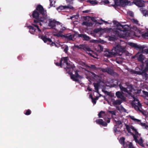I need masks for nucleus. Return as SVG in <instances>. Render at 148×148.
I'll use <instances>...</instances> for the list:
<instances>
[{"label": "nucleus", "instance_id": "obj_34", "mask_svg": "<svg viewBox=\"0 0 148 148\" xmlns=\"http://www.w3.org/2000/svg\"><path fill=\"white\" fill-rule=\"evenodd\" d=\"M65 38H66L69 40H71L72 39V36L71 35L67 34L65 35Z\"/></svg>", "mask_w": 148, "mask_h": 148}, {"label": "nucleus", "instance_id": "obj_3", "mask_svg": "<svg viewBox=\"0 0 148 148\" xmlns=\"http://www.w3.org/2000/svg\"><path fill=\"white\" fill-rule=\"evenodd\" d=\"M113 23L114 24H116L118 27L113 30V33L116 35H118L120 37H121L123 36L124 34L122 32H124L128 30L129 26L128 25H122L115 21H113Z\"/></svg>", "mask_w": 148, "mask_h": 148}, {"label": "nucleus", "instance_id": "obj_26", "mask_svg": "<svg viewBox=\"0 0 148 148\" xmlns=\"http://www.w3.org/2000/svg\"><path fill=\"white\" fill-rule=\"evenodd\" d=\"M140 10L143 15L146 16V15H148V10H145L143 8H141L140 9Z\"/></svg>", "mask_w": 148, "mask_h": 148}, {"label": "nucleus", "instance_id": "obj_16", "mask_svg": "<svg viewBox=\"0 0 148 148\" xmlns=\"http://www.w3.org/2000/svg\"><path fill=\"white\" fill-rule=\"evenodd\" d=\"M95 122L97 124L101 125L103 126L106 127L108 125L106 122L104 121L102 119H101L96 120Z\"/></svg>", "mask_w": 148, "mask_h": 148}, {"label": "nucleus", "instance_id": "obj_63", "mask_svg": "<svg viewBox=\"0 0 148 148\" xmlns=\"http://www.w3.org/2000/svg\"><path fill=\"white\" fill-rule=\"evenodd\" d=\"M144 51L146 54H148V48L147 49H145Z\"/></svg>", "mask_w": 148, "mask_h": 148}, {"label": "nucleus", "instance_id": "obj_21", "mask_svg": "<svg viewBox=\"0 0 148 148\" xmlns=\"http://www.w3.org/2000/svg\"><path fill=\"white\" fill-rule=\"evenodd\" d=\"M125 138L122 137L119 140V143L123 145L124 147H127V145L125 143Z\"/></svg>", "mask_w": 148, "mask_h": 148}, {"label": "nucleus", "instance_id": "obj_60", "mask_svg": "<svg viewBox=\"0 0 148 148\" xmlns=\"http://www.w3.org/2000/svg\"><path fill=\"white\" fill-rule=\"evenodd\" d=\"M92 99V102L94 104H95L96 103V100L94 98H93Z\"/></svg>", "mask_w": 148, "mask_h": 148}, {"label": "nucleus", "instance_id": "obj_51", "mask_svg": "<svg viewBox=\"0 0 148 148\" xmlns=\"http://www.w3.org/2000/svg\"><path fill=\"white\" fill-rule=\"evenodd\" d=\"M126 128L128 132L129 133L130 132V127L128 125H126Z\"/></svg>", "mask_w": 148, "mask_h": 148}, {"label": "nucleus", "instance_id": "obj_12", "mask_svg": "<svg viewBox=\"0 0 148 148\" xmlns=\"http://www.w3.org/2000/svg\"><path fill=\"white\" fill-rule=\"evenodd\" d=\"M139 53V52L137 53L135 56V57L137 58V60L138 61L142 62L144 60V56L142 54Z\"/></svg>", "mask_w": 148, "mask_h": 148}, {"label": "nucleus", "instance_id": "obj_33", "mask_svg": "<svg viewBox=\"0 0 148 148\" xmlns=\"http://www.w3.org/2000/svg\"><path fill=\"white\" fill-rule=\"evenodd\" d=\"M125 84L127 86V89H129V91H131L132 89V85L131 84H130L128 82H126Z\"/></svg>", "mask_w": 148, "mask_h": 148}, {"label": "nucleus", "instance_id": "obj_24", "mask_svg": "<svg viewBox=\"0 0 148 148\" xmlns=\"http://www.w3.org/2000/svg\"><path fill=\"white\" fill-rule=\"evenodd\" d=\"M93 23L91 22H89L87 21H84L82 24L83 25H86L87 27H92L93 26Z\"/></svg>", "mask_w": 148, "mask_h": 148}, {"label": "nucleus", "instance_id": "obj_2", "mask_svg": "<svg viewBox=\"0 0 148 148\" xmlns=\"http://www.w3.org/2000/svg\"><path fill=\"white\" fill-rule=\"evenodd\" d=\"M125 51V47L118 44L114 47L111 51H107L105 53V55L108 57H111L121 55L120 53H123Z\"/></svg>", "mask_w": 148, "mask_h": 148}, {"label": "nucleus", "instance_id": "obj_13", "mask_svg": "<svg viewBox=\"0 0 148 148\" xmlns=\"http://www.w3.org/2000/svg\"><path fill=\"white\" fill-rule=\"evenodd\" d=\"M78 37L83 38V40L86 41H88L90 39V38L85 34H78Z\"/></svg>", "mask_w": 148, "mask_h": 148}, {"label": "nucleus", "instance_id": "obj_58", "mask_svg": "<svg viewBox=\"0 0 148 148\" xmlns=\"http://www.w3.org/2000/svg\"><path fill=\"white\" fill-rule=\"evenodd\" d=\"M91 20L92 21H93L94 22L96 23L97 22V21L95 19V18L94 17H92L91 18Z\"/></svg>", "mask_w": 148, "mask_h": 148}, {"label": "nucleus", "instance_id": "obj_18", "mask_svg": "<svg viewBox=\"0 0 148 148\" xmlns=\"http://www.w3.org/2000/svg\"><path fill=\"white\" fill-rule=\"evenodd\" d=\"M121 1V0H114V4L111 5L113 7L115 8H116L118 6H120Z\"/></svg>", "mask_w": 148, "mask_h": 148}, {"label": "nucleus", "instance_id": "obj_22", "mask_svg": "<svg viewBox=\"0 0 148 148\" xmlns=\"http://www.w3.org/2000/svg\"><path fill=\"white\" fill-rule=\"evenodd\" d=\"M120 6L124 7L129 3L127 0H121Z\"/></svg>", "mask_w": 148, "mask_h": 148}, {"label": "nucleus", "instance_id": "obj_55", "mask_svg": "<svg viewBox=\"0 0 148 148\" xmlns=\"http://www.w3.org/2000/svg\"><path fill=\"white\" fill-rule=\"evenodd\" d=\"M146 66L145 67V70H148V61H146Z\"/></svg>", "mask_w": 148, "mask_h": 148}, {"label": "nucleus", "instance_id": "obj_46", "mask_svg": "<svg viewBox=\"0 0 148 148\" xmlns=\"http://www.w3.org/2000/svg\"><path fill=\"white\" fill-rule=\"evenodd\" d=\"M55 64L57 66H60L61 67H62V63L60 62V61L59 63L58 62H56L55 63Z\"/></svg>", "mask_w": 148, "mask_h": 148}, {"label": "nucleus", "instance_id": "obj_15", "mask_svg": "<svg viewBox=\"0 0 148 148\" xmlns=\"http://www.w3.org/2000/svg\"><path fill=\"white\" fill-rule=\"evenodd\" d=\"M116 95L118 98H119L123 101H124L125 100V98L123 95L122 92L119 91H117L116 93Z\"/></svg>", "mask_w": 148, "mask_h": 148}, {"label": "nucleus", "instance_id": "obj_44", "mask_svg": "<svg viewBox=\"0 0 148 148\" xmlns=\"http://www.w3.org/2000/svg\"><path fill=\"white\" fill-rule=\"evenodd\" d=\"M31 110L29 109H28L26 111V112L25 113V114L26 115H29L31 114Z\"/></svg>", "mask_w": 148, "mask_h": 148}, {"label": "nucleus", "instance_id": "obj_20", "mask_svg": "<svg viewBox=\"0 0 148 148\" xmlns=\"http://www.w3.org/2000/svg\"><path fill=\"white\" fill-rule=\"evenodd\" d=\"M82 49L86 51H91V50L89 47L86 44H83V46L82 47Z\"/></svg>", "mask_w": 148, "mask_h": 148}, {"label": "nucleus", "instance_id": "obj_64", "mask_svg": "<svg viewBox=\"0 0 148 148\" xmlns=\"http://www.w3.org/2000/svg\"><path fill=\"white\" fill-rule=\"evenodd\" d=\"M18 59H19V60H21L22 59V56L21 55H20V56H18Z\"/></svg>", "mask_w": 148, "mask_h": 148}, {"label": "nucleus", "instance_id": "obj_43", "mask_svg": "<svg viewBox=\"0 0 148 148\" xmlns=\"http://www.w3.org/2000/svg\"><path fill=\"white\" fill-rule=\"evenodd\" d=\"M132 135L133 136V138L135 142L136 143L137 142H138V140L137 139L138 136L133 134H132Z\"/></svg>", "mask_w": 148, "mask_h": 148}, {"label": "nucleus", "instance_id": "obj_38", "mask_svg": "<svg viewBox=\"0 0 148 148\" xmlns=\"http://www.w3.org/2000/svg\"><path fill=\"white\" fill-rule=\"evenodd\" d=\"M136 143H138L140 146H143V140L142 138H140L139 141L138 140V142H137Z\"/></svg>", "mask_w": 148, "mask_h": 148}, {"label": "nucleus", "instance_id": "obj_59", "mask_svg": "<svg viewBox=\"0 0 148 148\" xmlns=\"http://www.w3.org/2000/svg\"><path fill=\"white\" fill-rule=\"evenodd\" d=\"M97 40H94V39L90 40V42H92V43L97 42Z\"/></svg>", "mask_w": 148, "mask_h": 148}, {"label": "nucleus", "instance_id": "obj_45", "mask_svg": "<svg viewBox=\"0 0 148 148\" xmlns=\"http://www.w3.org/2000/svg\"><path fill=\"white\" fill-rule=\"evenodd\" d=\"M108 112L111 114L112 116V115H116V113L114 111H108Z\"/></svg>", "mask_w": 148, "mask_h": 148}, {"label": "nucleus", "instance_id": "obj_28", "mask_svg": "<svg viewBox=\"0 0 148 148\" xmlns=\"http://www.w3.org/2000/svg\"><path fill=\"white\" fill-rule=\"evenodd\" d=\"M108 38L110 41H114L117 39V37L115 35L108 36Z\"/></svg>", "mask_w": 148, "mask_h": 148}, {"label": "nucleus", "instance_id": "obj_62", "mask_svg": "<svg viewBox=\"0 0 148 148\" xmlns=\"http://www.w3.org/2000/svg\"><path fill=\"white\" fill-rule=\"evenodd\" d=\"M129 94L130 95H131V96L133 98V99L135 97L134 95H132V93H130L129 92V94Z\"/></svg>", "mask_w": 148, "mask_h": 148}, {"label": "nucleus", "instance_id": "obj_53", "mask_svg": "<svg viewBox=\"0 0 148 148\" xmlns=\"http://www.w3.org/2000/svg\"><path fill=\"white\" fill-rule=\"evenodd\" d=\"M143 92L144 95H145L147 97H148V92H147L145 91L144 90H143Z\"/></svg>", "mask_w": 148, "mask_h": 148}, {"label": "nucleus", "instance_id": "obj_29", "mask_svg": "<svg viewBox=\"0 0 148 148\" xmlns=\"http://www.w3.org/2000/svg\"><path fill=\"white\" fill-rule=\"evenodd\" d=\"M105 112L102 111H101L98 114L99 117L100 118H103V117L105 115Z\"/></svg>", "mask_w": 148, "mask_h": 148}, {"label": "nucleus", "instance_id": "obj_35", "mask_svg": "<svg viewBox=\"0 0 148 148\" xmlns=\"http://www.w3.org/2000/svg\"><path fill=\"white\" fill-rule=\"evenodd\" d=\"M131 22L134 24L140 25L138 23V21L137 19L134 18H132L131 19Z\"/></svg>", "mask_w": 148, "mask_h": 148}, {"label": "nucleus", "instance_id": "obj_57", "mask_svg": "<svg viewBox=\"0 0 148 148\" xmlns=\"http://www.w3.org/2000/svg\"><path fill=\"white\" fill-rule=\"evenodd\" d=\"M68 46H67L65 47V49H64V51L65 52V53H67L68 51Z\"/></svg>", "mask_w": 148, "mask_h": 148}, {"label": "nucleus", "instance_id": "obj_9", "mask_svg": "<svg viewBox=\"0 0 148 148\" xmlns=\"http://www.w3.org/2000/svg\"><path fill=\"white\" fill-rule=\"evenodd\" d=\"M144 1L141 0H134L133 3L137 6L143 7L145 5Z\"/></svg>", "mask_w": 148, "mask_h": 148}, {"label": "nucleus", "instance_id": "obj_4", "mask_svg": "<svg viewBox=\"0 0 148 148\" xmlns=\"http://www.w3.org/2000/svg\"><path fill=\"white\" fill-rule=\"evenodd\" d=\"M68 57H62L60 59V62L62 63V67H64L67 72L70 73L73 70V66L68 62Z\"/></svg>", "mask_w": 148, "mask_h": 148}, {"label": "nucleus", "instance_id": "obj_42", "mask_svg": "<svg viewBox=\"0 0 148 148\" xmlns=\"http://www.w3.org/2000/svg\"><path fill=\"white\" fill-rule=\"evenodd\" d=\"M83 45H75L74 47L76 48H77L78 49H82V47Z\"/></svg>", "mask_w": 148, "mask_h": 148}, {"label": "nucleus", "instance_id": "obj_11", "mask_svg": "<svg viewBox=\"0 0 148 148\" xmlns=\"http://www.w3.org/2000/svg\"><path fill=\"white\" fill-rule=\"evenodd\" d=\"M73 7L71 5H68L67 6L61 5L57 8L58 10L60 11L61 10H64L66 9H73Z\"/></svg>", "mask_w": 148, "mask_h": 148}, {"label": "nucleus", "instance_id": "obj_32", "mask_svg": "<svg viewBox=\"0 0 148 148\" xmlns=\"http://www.w3.org/2000/svg\"><path fill=\"white\" fill-rule=\"evenodd\" d=\"M133 99V101H134L137 102V103H136V102H135V103L134 104H138V105L140 107L142 106L141 104L140 103L139 100L137 98H136L135 97Z\"/></svg>", "mask_w": 148, "mask_h": 148}, {"label": "nucleus", "instance_id": "obj_27", "mask_svg": "<svg viewBox=\"0 0 148 148\" xmlns=\"http://www.w3.org/2000/svg\"><path fill=\"white\" fill-rule=\"evenodd\" d=\"M123 100H117L116 101H114L113 102V104L114 105H119L122 103Z\"/></svg>", "mask_w": 148, "mask_h": 148}, {"label": "nucleus", "instance_id": "obj_17", "mask_svg": "<svg viewBox=\"0 0 148 148\" xmlns=\"http://www.w3.org/2000/svg\"><path fill=\"white\" fill-rule=\"evenodd\" d=\"M133 73L138 75H142L143 76V78L145 80L148 79V74L146 73H143L140 72L133 71Z\"/></svg>", "mask_w": 148, "mask_h": 148}, {"label": "nucleus", "instance_id": "obj_6", "mask_svg": "<svg viewBox=\"0 0 148 148\" xmlns=\"http://www.w3.org/2000/svg\"><path fill=\"white\" fill-rule=\"evenodd\" d=\"M34 23L32 24V25H29L27 26L28 28L29 29V32L32 34H34L35 32L38 31L39 32H41V30L39 28L38 25H40V26L42 25L41 23L40 22H41L40 21H37V22H34Z\"/></svg>", "mask_w": 148, "mask_h": 148}, {"label": "nucleus", "instance_id": "obj_8", "mask_svg": "<svg viewBox=\"0 0 148 148\" xmlns=\"http://www.w3.org/2000/svg\"><path fill=\"white\" fill-rule=\"evenodd\" d=\"M129 45L132 47H134L136 49H139L140 51H143V49L145 48V45H139L136 44L132 42L129 43Z\"/></svg>", "mask_w": 148, "mask_h": 148}, {"label": "nucleus", "instance_id": "obj_19", "mask_svg": "<svg viewBox=\"0 0 148 148\" xmlns=\"http://www.w3.org/2000/svg\"><path fill=\"white\" fill-rule=\"evenodd\" d=\"M114 121L116 123V125H115L116 126L118 127H117L118 128L121 129L122 127V124L121 121L120 120L116 121V120H114Z\"/></svg>", "mask_w": 148, "mask_h": 148}, {"label": "nucleus", "instance_id": "obj_61", "mask_svg": "<svg viewBox=\"0 0 148 148\" xmlns=\"http://www.w3.org/2000/svg\"><path fill=\"white\" fill-rule=\"evenodd\" d=\"M102 71L103 72H107V69H102Z\"/></svg>", "mask_w": 148, "mask_h": 148}, {"label": "nucleus", "instance_id": "obj_7", "mask_svg": "<svg viewBox=\"0 0 148 148\" xmlns=\"http://www.w3.org/2000/svg\"><path fill=\"white\" fill-rule=\"evenodd\" d=\"M39 38H40L45 43L47 42V44H50L51 46H55L56 47H57V45L56 43L52 41L49 38H47L46 36H39Z\"/></svg>", "mask_w": 148, "mask_h": 148}, {"label": "nucleus", "instance_id": "obj_50", "mask_svg": "<svg viewBox=\"0 0 148 148\" xmlns=\"http://www.w3.org/2000/svg\"><path fill=\"white\" fill-rule=\"evenodd\" d=\"M117 127H118L114 125V132L116 133L117 132H119L117 130V128H119Z\"/></svg>", "mask_w": 148, "mask_h": 148}, {"label": "nucleus", "instance_id": "obj_14", "mask_svg": "<svg viewBox=\"0 0 148 148\" xmlns=\"http://www.w3.org/2000/svg\"><path fill=\"white\" fill-rule=\"evenodd\" d=\"M130 118L135 122L137 123L138 124L142 126H145L146 125V124L145 123H141V121L140 120L135 118L133 116H130Z\"/></svg>", "mask_w": 148, "mask_h": 148}, {"label": "nucleus", "instance_id": "obj_30", "mask_svg": "<svg viewBox=\"0 0 148 148\" xmlns=\"http://www.w3.org/2000/svg\"><path fill=\"white\" fill-rule=\"evenodd\" d=\"M132 106L134 108L135 110L137 111H139L140 110V108H141V107H139L138 104H133Z\"/></svg>", "mask_w": 148, "mask_h": 148}, {"label": "nucleus", "instance_id": "obj_47", "mask_svg": "<svg viewBox=\"0 0 148 148\" xmlns=\"http://www.w3.org/2000/svg\"><path fill=\"white\" fill-rule=\"evenodd\" d=\"M128 148H135L133 146L132 143L130 142L128 145Z\"/></svg>", "mask_w": 148, "mask_h": 148}, {"label": "nucleus", "instance_id": "obj_23", "mask_svg": "<svg viewBox=\"0 0 148 148\" xmlns=\"http://www.w3.org/2000/svg\"><path fill=\"white\" fill-rule=\"evenodd\" d=\"M119 86L121 90L122 91H124L125 92H127L128 94H129V90H127V88H125V87H123L122 85V84H120L119 85Z\"/></svg>", "mask_w": 148, "mask_h": 148}, {"label": "nucleus", "instance_id": "obj_52", "mask_svg": "<svg viewBox=\"0 0 148 148\" xmlns=\"http://www.w3.org/2000/svg\"><path fill=\"white\" fill-rule=\"evenodd\" d=\"M100 31V29L98 28L95 29L93 30L94 33H97Z\"/></svg>", "mask_w": 148, "mask_h": 148}, {"label": "nucleus", "instance_id": "obj_54", "mask_svg": "<svg viewBox=\"0 0 148 148\" xmlns=\"http://www.w3.org/2000/svg\"><path fill=\"white\" fill-rule=\"evenodd\" d=\"M139 111H140V112H141L143 115H145L146 112H145V111H144L143 110H140Z\"/></svg>", "mask_w": 148, "mask_h": 148}, {"label": "nucleus", "instance_id": "obj_41", "mask_svg": "<svg viewBox=\"0 0 148 148\" xmlns=\"http://www.w3.org/2000/svg\"><path fill=\"white\" fill-rule=\"evenodd\" d=\"M83 45H75L74 47L76 48H77L78 49H82V47Z\"/></svg>", "mask_w": 148, "mask_h": 148}, {"label": "nucleus", "instance_id": "obj_40", "mask_svg": "<svg viewBox=\"0 0 148 148\" xmlns=\"http://www.w3.org/2000/svg\"><path fill=\"white\" fill-rule=\"evenodd\" d=\"M113 71L110 68H107V73L110 74H112L113 73Z\"/></svg>", "mask_w": 148, "mask_h": 148}, {"label": "nucleus", "instance_id": "obj_31", "mask_svg": "<svg viewBox=\"0 0 148 148\" xmlns=\"http://www.w3.org/2000/svg\"><path fill=\"white\" fill-rule=\"evenodd\" d=\"M93 85L95 87V89L96 90V92H98L99 91V84L98 83H94Z\"/></svg>", "mask_w": 148, "mask_h": 148}, {"label": "nucleus", "instance_id": "obj_5", "mask_svg": "<svg viewBox=\"0 0 148 148\" xmlns=\"http://www.w3.org/2000/svg\"><path fill=\"white\" fill-rule=\"evenodd\" d=\"M49 23L48 25L51 27V28L54 29H60V27H61L62 30L66 29V28L63 26V25L58 21H57L54 19H49Z\"/></svg>", "mask_w": 148, "mask_h": 148}, {"label": "nucleus", "instance_id": "obj_25", "mask_svg": "<svg viewBox=\"0 0 148 148\" xmlns=\"http://www.w3.org/2000/svg\"><path fill=\"white\" fill-rule=\"evenodd\" d=\"M62 28H61L60 27L59 28L60 29H56L55 30L56 31H57V32H58V33L55 35L56 36H57L58 37H60V34H62L64 32V31L65 30V29L62 30Z\"/></svg>", "mask_w": 148, "mask_h": 148}, {"label": "nucleus", "instance_id": "obj_36", "mask_svg": "<svg viewBox=\"0 0 148 148\" xmlns=\"http://www.w3.org/2000/svg\"><path fill=\"white\" fill-rule=\"evenodd\" d=\"M142 36L144 38H148V31L142 34Z\"/></svg>", "mask_w": 148, "mask_h": 148}, {"label": "nucleus", "instance_id": "obj_49", "mask_svg": "<svg viewBox=\"0 0 148 148\" xmlns=\"http://www.w3.org/2000/svg\"><path fill=\"white\" fill-rule=\"evenodd\" d=\"M104 120L108 123H110V118H107L104 119Z\"/></svg>", "mask_w": 148, "mask_h": 148}, {"label": "nucleus", "instance_id": "obj_1", "mask_svg": "<svg viewBox=\"0 0 148 148\" xmlns=\"http://www.w3.org/2000/svg\"><path fill=\"white\" fill-rule=\"evenodd\" d=\"M30 17L35 19L34 20V22L40 21L42 23H46L47 21L46 10H45L43 6L40 4H38L37 5Z\"/></svg>", "mask_w": 148, "mask_h": 148}, {"label": "nucleus", "instance_id": "obj_10", "mask_svg": "<svg viewBox=\"0 0 148 148\" xmlns=\"http://www.w3.org/2000/svg\"><path fill=\"white\" fill-rule=\"evenodd\" d=\"M81 77V76L79 75L77 71L75 72V75L71 74V79L73 81L76 82H77L79 81L78 79L77 78H80Z\"/></svg>", "mask_w": 148, "mask_h": 148}, {"label": "nucleus", "instance_id": "obj_39", "mask_svg": "<svg viewBox=\"0 0 148 148\" xmlns=\"http://www.w3.org/2000/svg\"><path fill=\"white\" fill-rule=\"evenodd\" d=\"M103 46L100 45H99L97 47L98 50L100 51H103Z\"/></svg>", "mask_w": 148, "mask_h": 148}, {"label": "nucleus", "instance_id": "obj_48", "mask_svg": "<svg viewBox=\"0 0 148 148\" xmlns=\"http://www.w3.org/2000/svg\"><path fill=\"white\" fill-rule=\"evenodd\" d=\"M89 67L91 69H97V68L96 66L94 65H90V66Z\"/></svg>", "mask_w": 148, "mask_h": 148}, {"label": "nucleus", "instance_id": "obj_37", "mask_svg": "<svg viewBox=\"0 0 148 148\" xmlns=\"http://www.w3.org/2000/svg\"><path fill=\"white\" fill-rule=\"evenodd\" d=\"M86 1L87 2L89 3L92 5L96 4L97 3L96 1L94 0H88Z\"/></svg>", "mask_w": 148, "mask_h": 148}, {"label": "nucleus", "instance_id": "obj_56", "mask_svg": "<svg viewBox=\"0 0 148 148\" xmlns=\"http://www.w3.org/2000/svg\"><path fill=\"white\" fill-rule=\"evenodd\" d=\"M103 2L105 4H107L109 3V1L108 0H103Z\"/></svg>", "mask_w": 148, "mask_h": 148}]
</instances>
